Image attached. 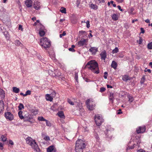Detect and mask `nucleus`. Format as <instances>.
<instances>
[{
    "label": "nucleus",
    "mask_w": 152,
    "mask_h": 152,
    "mask_svg": "<svg viewBox=\"0 0 152 152\" xmlns=\"http://www.w3.org/2000/svg\"><path fill=\"white\" fill-rule=\"evenodd\" d=\"M86 67L90 69L95 73L98 74L99 73L98 64L94 60L90 61L87 63L85 68Z\"/></svg>",
    "instance_id": "obj_1"
},
{
    "label": "nucleus",
    "mask_w": 152,
    "mask_h": 152,
    "mask_svg": "<svg viewBox=\"0 0 152 152\" xmlns=\"http://www.w3.org/2000/svg\"><path fill=\"white\" fill-rule=\"evenodd\" d=\"M86 146L84 141L81 140H78L76 142L75 150L76 152H83V149Z\"/></svg>",
    "instance_id": "obj_2"
},
{
    "label": "nucleus",
    "mask_w": 152,
    "mask_h": 152,
    "mask_svg": "<svg viewBox=\"0 0 152 152\" xmlns=\"http://www.w3.org/2000/svg\"><path fill=\"white\" fill-rule=\"evenodd\" d=\"M26 140V143L31 145L36 152H40V149L35 140L29 137H28Z\"/></svg>",
    "instance_id": "obj_3"
},
{
    "label": "nucleus",
    "mask_w": 152,
    "mask_h": 152,
    "mask_svg": "<svg viewBox=\"0 0 152 152\" xmlns=\"http://www.w3.org/2000/svg\"><path fill=\"white\" fill-rule=\"evenodd\" d=\"M40 45L42 47L46 49L51 45L50 41L46 37L43 38L40 40Z\"/></svg>",
    "instance_id": "obj_4"
},
{
    "label": "nucleus",
    "mask_w": 152,
    "mask_h": 152,
    "mask_svg": "<svg viewBox=\"0 0 152 152\" xmlns=\"http://www.w3.org/2000/svg\"><path fill=\"white\" fill-rule=\"evenodd\" d=\"M5 116L7 119L12 121L14 119V116L10 112H7L5 113Z\"/></svg>",
    "instance_id": "obj_5"
},
{
    "label": "nucleus",
    "mask_w": 152,
    "mask_h": 152,
    "mask_svg": "<svg viewBox=\"0 0 152 152\" xmlns=\"http://www.w3.org/2000/svg\"><path fill=\"white\" fill-rule=\"evenodd\" d=\"M145 126H140L137 129L136 132L138 134L143 133L145 131Z\"/></svg>",
    "instance_id": "obj_6"
},
{
    "label": "nucleus",
    "mask_w": 152,
    "mask_h": 152,
    "mask_svg": "<svg viewBox=\"0 0 152 152\" xmlns=\"http://www.w3.org/2000/svg\"><path fill=\"white\" fill-rule=\"evenodd\" d=\"M28 106L27 107L28 109L31 111V112L33 113V114L34 115H36L38 113V110L36 109H33L30 108V106L31 105H28Z\"/></svg>",
    "instance_id": "obj_7"
},
{
    "label": "nucleus",
    "mask_w": 152,
    "mask_h": 152,
    "mask_svg": "<svg viewBox=\"0 0 152 152\" xmlns=\"http://www.w3.org/2000/svg\"><path fill=\"white\" fill-rule=\"evenodd\" d=\"M88 42V40L85 39H83V40L79 41L78 42V45L79 47L83 46L85 45H86V43Z\"/></svg>",
    "instance_id": "obj_8"
},
{
    "label": "nucleus",
    "mask_w": 152,
    "mask_h": 152,
    "mask_svg": "<svg viewBox=\"0 0 152 152\" xmlns=\"http://www.w3.org/2000/svg\"><path fill=\"white\" fill-rule=\"evenodd\" d=\"M100 119V120H99L97 118H94L95 121L97 125L98 126L101 125L103 122V118H101Z\"/></svg>",
    "instance_id": "obj_9"
},
{
    "label": "nucleus",
    "mask_w": 152,
    "mask_h": 152,
    "mask_svg": "<svg viewBox=\"0 0 152 152\" xmlns=\"http://www.w3.org/2000/svg\"><path fill=\"white\" fill-rule=\"evenodd\" d=\"M33 6L36 10H38L40 9V3L38 1L34 2Z\"/></svg>",
    "instance_id": "obj_10"
},
{
    "label": "nucleus",
    "mask_w": 152,
    "mask_h": 152,
    "mask_svg": "<svg viewBox=\"0 0 152 152\" xmlns=\"http://www.w3.org/2000/svg\"><path fill=\"white\" fill-rule=\"evenodd\" d=\"M32 1L31 0H27L25 1V4L27 7H29L32 6Z\"/></svg>",
    "instance_id": "obj_11"
},
{
    "label": "nucleus",
    "mask_w": 152,
    "mask_h": 152,
    "mask_svg": "<svg viewBox=\"0 0 152 152\" xmlns=\"http://www.w3.org/2000/svg\"><path fill=\"white\" fill-rule=\"evenodd\" d=\"M100 55L101 56V59L104 60H105L107 56V54L106 51H104L102 52Z\"/></svg>",
    "instance_id": "obj_12"
},
{
    "label": "nucleus",
    "mask_w": 152,
    "mask_h": 152,
    "mask_svg": "<svg viewBox=\"0 0 152 152\" xmlns=\"http://www.w3.org/2000/svg\"><path fill=\"white\" fill-rule=\"evenodd\" d=\"M89 51L93 54H95L98 51L97 48L96 47H91L89 49Z\"/></svg>",
    "instance_id": "obj_13"
},
{
    "label": "nucleus",
    "mask_w": 152,
    "mask_h": 152,
    "mask_svg": "<svg viewBox=\"0 0 152 152\" xmlns=\"http://www.w3.org/2000/svg\"><path fill=\"white\" fill-rule=\"evenodd\" d=\"M57 115L61 118L64 119L65 118V116L63 111H59L57 113Z\"/></svg>",
    "instance_id": "obj_14"
},
{
    "label": "nucleus",
    "mask_w": 152,
    "mask_h": 152,
    "mask_svg": "<svg viewBox=\"0 0 152 152\" xmlns=\"http://www.w3.org/2000/svg\"><path fill=\"white\" fill-rule=\"evenodd\" d=\"M5 95L4 91L2 89L0 88V97L2 99L4 98Z\"/></svg>",
    "instance_id": "obj_15"
},
{
    "label": "nucleus",
    "mask_w": 152,
    "mask_h": 152,
    "mask_svg": "<svg viewBox=\"0 0 152 152\" xmlns=\"http://www.w3.org/2000/svg\"><path fill=\"white\" fill-rule=\"evenodd\" d=\"M54 147L53 145H51L47 148V152H52L53 151H55V150H54Z\"/></svg>",
    "instance_id": "obj_16"
},
{
    "label": "nucleus",
    "mask_w": 152,
    "mask_h": 152,
    "mask_svg": "<svg viewBox=\"0 0 152 152\" xmlns=\"http://www.w3.org/2000/svg\"><path fill=\"white\" fill-rule=\"evenodd\" d=\"M46 99L47 100L52 101L53 99V98L49 94H47L45 96Z\"/></svg>",
    "instance_id": "obj_17"
},
{
    "label": "nucleus",
    "mask_w": 152,
    "mask_h": 152,
    "mask_svg": "<svg viewBox=\"0 0 152 152\" xmlns=\"http://www.w3.org/2000/svg\"><path fill=\"white\" fill-rule=\"evenodd\" d=\"M111 67L113 68L114 69H116L117 66V63L114 61H113L111 64Z\"/></svg>",
    "instance_id": "obj_18"
},
{
    "label": "nucleus",
    "mask_w": 152,
    "mask_h": 152,
    "mask_svg": "<svg viewBox=\"0 0 152 152\" xmlns=\"http://www.w3.org/2000/svg\"><path fill=\"white\" fill-rule=\"evenodd\" d=\"M112 19L114 20H117L118 19V15L117 14H113L111 15Z\"/></svg>",
    "instance_id": "obj_19"
},
{
    "label": "nucleus",
    "mask_w": 152,
    "mask_h": 152,
    "mask_svg": "<svg viewBox=\"0 0 152 152\" xmlns=\"http://www.w3.org/2000/svg\"><path fill=\"white\" fill-rule=\"evenodd\" d=\"M94 105H87V108L90 110H92L94 108Z\"/></svg>",
    "instance_id": "obj_20"
},
{
    "label": "nucleus",
    "mask_w": 152,
    "mask_h": 152,
    "mask_svg": "<svg viewBox=\"0 0 152 152\" xmlns=\"http://www.w3.org/2000/svg\"><path fill=\"white\" fill-rule=\"evenodd\" d=\"M5 10L3 7H1L0 10V15H3L4 14H5Z\"/></svg>",
    "instance_id": "obj_21"
},
{
    "label": "nucleus",
    "mask_w": 152,
    "mask_h": 152,
    "mask_svg": "<svg viewBox=\"0 0 152 152\" xmlns=\"http://www.w3.org/2000/svg\"><path fill=\"white\" fill-rule=\"evenodd\" d=\"M13 91V92L16 93H18L19 91V89L18 88H17L15 87H14L12 88Z\"/></svg>",
    "instance_id": "obj_22"
},
{
    "label": "nucleus",
    "mask_w": 152,
    "mask_h": 152,
    "mask_svg": "<svg viewBox=\"0 0 152 152\" xmlns=\"http://www.w3.org/2000/svg\"><path fill=\"white\" fill-rule=\"evenodd\" d=\"M123 80L125 81H127L128 80H130L129 77L127 75H124L123 77H122Z\"/></svg>",
    "instance_id": "obj_23"
},
{
    "label": "nucleus",
    "mask_w": 152,
    "mask_h": 152,
    "mask_svg": "<svg viewBox=\"0 0 152 152\" xmlns=\"http://www.w3.org/2000/svg\"><path fill=\"white\" fill-rule=\"evenodd\" d=\"M91 8L94 9L95 10H96L98 8L97 6L95 4H91Z\"/></svg>",
    "instance_id": "obj_24"
},
{
    "label": "nucleus",
    "mask_w": 152,
    "mask_h": 152,
    "mask_svg": "<svg viewBox=\"0 0 152 152\" xmlns=\"http://www.w3.org/2000/svg\"><path fill=\"white\" fill-rule=\"evenodd\" d=\"M15 44L16 45L19 46L21 47L22 45V44L18 40H16L15 41Z\"/></svg>",
    "instance_id": "obj_25"
},
{
    "label": "nucleus",
    "mask_w": 152,
    "mask_h": 152,
    "mask_svg": "<svg viewBox=\"0 0 152 152\" xmlns=\"http://www.w3.org/2000/svg\"><path fill=\"white\" fill-rule=\"evenodd\" d=\"M93 99H87L86 102V104H90L91 103V102H93Z\"/></svg>",
    "instance_id": "obj_26"
},
{
    "label": "nucleus",
    "mask_w": 152,
    "mask_h": 152,
    "mask_svg": "<svg viewBox=\"0 0 152 152\" xmlns=\"http://www.w3.org/2000/svg\"><path fill=\"white\" fill-rule=\"evenodd\" d=\"M94 136L95 138L96 139L97 141H99V137L97 133L96 132L94 133Z\"/></svg>",
    "instance_id": "obj_27"
},
{
    "label": "nucleus",
    "mask_w": 152,
    "mask_h": 152,
    "mask_svg": "<svg viewBox=\"0 0 152 152\" xmlns=\"http://www.w3.org/2000/svg\"><path fill=\"white\" fill-rule=\"evenodd\" d=\"M114 98L113 96V93H110V96H109V99L110 101L112 103H113V99Z\"/></svg>",
    "instance_id": "obj_28"
},
{
    "label": "nucleus",
    "mask_w": 152,
    "mask_h": 152,
    "mask_svg": "<svg viewBox=\"0 0 152 152\" xmlns=\"http://www.w3.org/2000/svg\"><path fill=\"white\" fill-rule=\"evenodd\" d=\"M18 115L19 117H20V119H22L24 117L22 115V112L21 111H20L19 112H18Z\"/></svg>",
    "instance_id": "obj_29"
},
{
    "label": "nucleus",
    "mask_w": 152,
    "mask_h": 152,
    "mask_svg": "<svg viewBox=\"0 0 152 152\" xmlns=\"http://www.w3.org/2000/svg\"><path fill=\"white\" fill-rule=\"evenodd\" d=\"M39 34L40 36H43L45 35V32L44 31L40 29L39 31Z\"/></svg>",
    "instance_id": "obj_30"
},
{
    "label": "nucleus",
    "mask_w": 152,
    "mask_h": 152,
    "mask_svg": "<svg viewBox=\"0 0 152 152\" xmlns=\"http://www.w3.org/2000/svg\"><path fill=\"white\" fill-rule=\"evenodd\" d=\"M60 11L62 13H66V9L64 7H61V8L60 10Z\"/></svg>",
    "instance_id": "obj_31"
},
{
    "label": "nucleus",
    "mask_w": 152,
    "mask_h": 152,
    "mask_svg": "<svg viewBox=\"0 0 152 152\" xmlns=\"http://www.w3.org/2000/svg\"><path fill=\"white\" fill-rule=\"evenodd\" d=\"M109 131H110V130L108 129H107V132L105 133V137L110 139L111 138V137L109 136V135L108 134H109Z\"/></svg>",
    "instance_id": "obj_32"
},
{
    "label": "nucleus",
    "mask_w": 152,
    "mask_h": 152,
    "mask_svg": "<svg viewBox=\"0 0 152 152\" xmlns=\"http://www.w3.org/2000/svg\"><path fill=\"white\" fill-rule=\"evenodd\" d=\"M147 47L149 49H152V42H150L148 44Z\"/></svg>",
    "instance_id": "obj_33"
},
{
    "label": "nucleus",
    "mask_w": 152,
    "mask_h": 152,
    "mask_svg": "<svg viewBox=\"0 0 152 152\" xmlns=\"http://www.w3.org/2000/svg\"><path fill=\"white\" fill-rule=\"evenodd\" d=\"M136 145L135 144H133V145L131 146H129L127 148V149H133L135 146H136Z\"/></svg>",
    "instance_id": "obj_34"
},
{
    "label": "nucleus",
    "mask_w": 152,
    "mask_h": 152,
    "mask_svg": "<svg viewBox=\"0 0 152 152\" xmlns=\"http://www.w3.org/2000/svg\"><path fill=\"white\" fill-rule=\"evenodd\" d=\"M46 122V124L47 126L50 127L51 126V123L48 120H46L45 121Z\"/></svg>",
    "instance_id": "obj_35"
},
{
    "label": "nucleus",
    "mask_w": 152,
    "mask_h": 152,
    "mask_svg": "<svg viewBox=\"0 0 152 152\" xmlns=\"http://www.w3.org/2000/svg\"><path fill=\"white\" fill-rule=\"evenodd\" d=\"M145 76H143L141 78V80H140V83L141 84H143L145 82Z\"/></svg>",
    "instance_id": "obj_36"
},
{
    "label": "nucleus",
    "mask_w": 152,
    "mask_h": 152,
    "mask_svg": "<svg viewBox=\"0 0 152 152\" xmlns=\"http://www.w3.org/2000/svg\"><path fill=\"white\" fill-rule=\"evenodd\" d=\"M128 98L129 99V101L130 102H132L133 100L134 99L133 98V97L131 96H128Z\"/></svg>",
    "instance_id": "obj_37"
},
{
    "label": "nucleus",
    "mask_w": 152,
    "mask_h": 152,
    "mask_svg": "<svg viewBox=\"0 0 152 152\" xmlns=\"http://www.w3.org/2000/svg\"><path fill=\"white\" fill-rule=\"evenodd\" d=\"M80 3V0H77L76 2V4L77 7H79V5Z\"/></svg>",
    "instance_id": "obj_38"
},
{
    "label": "nucleus",
    "mask_w": 152,
    "mask_h": 152,
    "mask_svg": "<svg viewBox=\"0 0 152 152\" xmlns=\"http://www.w3.org/2000/svg\"><path fill=\"white\" fill-rule=\"evenodd\" d=\"M38 119L39 121H45L46 120L42 116L39 117Z\"/></svg>",
    "instance_id": "obj_39"
},
{
    "label": "nucleus",
    "mask_w": 152,
    "mask_h": 152,
    "mask_svg": "<svg viewBox=\"0 0 152 152\" xmlns=\"http://www.w3.org/2000/svg\"><path fill=\"white\" fill-rule=\"evenodd\" d=\"M118 51V48L116 47L115 49L113 50L112 51V53H117Z\"/></svg>",
    "instance_id": "obj_40"
},
{
    "label": "nucleus",
    "mask_w": 152,
    "mask_h": 152,
    "mask_svg": "<svg viewBox=\"0 0 152 152\" xmlns=\"http://www.w3.org/2000/svg\"><path fill=\"white\" fill-rule=\"evenodd\" d=\"M4 34L6 39H8L9 38V34L7 32H4Z\"/></svg>",
    "instance_id": "obj_41"
},
{
    "label": "nucleus",
    "mask_w": 152,
    "mask_h": 152,
    "mask_svg": "<svg viewBox=\"0 0 152 152\" xmlns=\"http://www.w3.org/2000/svg\"><path fill=\"white\" fill-rule=\"evenodd\" d=\"M31 94V91L30 90H28L26 91V94H24V96H26L27 95H30Z\"/></svg>",
    "instance_id": "obj_42"
},
{
    "label": "nucleus",
    "mask_w": 152,
    "mask_h": 152,
    "mask_svg": "<svg viewBox=\"0 0 152 152\" xmlns=\"http://www.w3.org/2000/svg\"><path fill=\"white\" fill-rule=\"evenodd\" d=\"M1 140L2 141L4 142L6 141L7 138L5 137L4 136L2 135L1 137Z\"/></svg>",
    "instance_id": "obj_43"
},
{
    "label": "nucleus",
    "mask_w": 152,
    "mask_h": 152,
    "mask_svg": "<svg viewBox=\"0 0 152 152\" xmlns=\"http://www.w3.org/2000/svg\"><path fill=\"white\" fill-rule=\"evenodd\" d=\"M97 118L99 120L101 119V118H102V117L99 116V115H96L95 116V118Z\"/></svg>",
    "instance_id": "obj_44"
},
{
    "label": "nucleus",
    "mask_w": 152,
    "mask_h": 152,
    "mask_svg": "<svg viewBox=\"0 0 152 152\" xmlns=\"http://www.w3.org/2000/svg\"><path fill=\"white\" fill-rule=\"evenodd\" d=\"M56 92L54 91H53L50 95L51 96L52 98H53V97H54L56 96Z\"/></svg>",
    "instance_id": "obj_45"
},
{
    "label": "nucleus",
    "mask_w": 152,
    "mask_h": 152,
    "mask_svg": "<svg viewBox=\"0 0 152 152\" xmlns=\"http://www.w3.org/2000/svg\"><path fill=\"white\" fill-rule=\"evenodd\" d=\"M67 101H68V103L70 104H74V102H72L71 101V100L69 99H67Z\"/></svg>",
    "instance_id": "obj_46"
},
{
    "label": "nucleus",
    "mask_w": 152,
    "mask_h": 152,
    "mask_svg": "<svg viewBox=\"0 0 152 152\" xmlns=\"http://www.w3.org/2000/svg\"><path fill=\"white\" fill-rule=\"evenodd\" d=\"M122 113V112L121 111V109H119L118 110H117V112L116 113L118 115Z\"/></svg>",
    "instance_id": "obj_47"
},
{
    "label": "nucleus",
    "mask_w": 152,
    "mask_h": 152,
    "mask_svg": "<svg viewBox=\"0 0 152 152\" xmlns=\"http://www.w3.org/2000/svg\"><path fill=\"white\" fill-rule=\"evenodd\" d=\"M142 39L141 37H140L139 41H137V42L139 44H140L142 43Z\"/></svg>",
    "instance_id": "obj_48"
},
{
    "label": "nucleus",
    "mask_w": 152,
    "mask_h": 152,
    "mask_svg": "<svg viewBox=\"0 0 152 152\" xmlns=\"http://www.w3.org/2000/svg\"><path fill=\"white\" fill-rule=\"evenodd\" d=\"M44 139L47 141H49L50 140V138L49 136H46L44 138Z\"/></svg>",
    "instance_id": "obj_49"
},
{
    "label": "nucleus",
    "mask_w": 152,
    "mask_h": 152,
    "mask_svg": "<svg viewBox=\"0 0 152 152\" xmlns=\"http://www.w3.org/2000/svg\"><path fill=\"white\" fill-rule=\"evenodd\" d=\"M106 90V88L104 87H102L100 88V91L101 92L104 91Z\"/></svg>",
    "instance_id": "obj_50"
},
{
    "label": "nucleus",
    "mask_w": 152,
    "mask_h": 152,
    "mask_svg": "<svg viewBox=\"0 0 152 152\" xmlns=\"http://www.w3.org/2000/svg\"><path fill=\"white\" fill-rule=\"evenodd\" d=\"M86 27L87 28H89L90 26V22L89 20H87L86 22Z\"/></svg>",
    "instance_id": "obj_51"
},
{
    "label": "nucleus",
    "mask_w": 152,
    "mask_h": 152,
    "mask_svg": "<svg viewBox=\"0 0 152 152\" xmlns=\"http://www.w3.org/2000/svg\"><path fill=\"white\" fill-rule=\"evenodd\" d=\"M19 110H20L24 108L23 105H19L18 106Z\"/></svg>",
    "instance_id": "obj_52"
},
{
    "label": "nucleus",
    "mask_w": 152,
    "mask_h": 152,
    "mask_svg": "<svg viewBox=\"0 0 152 152\" xmlns=\"http://www.w3.org/2000/svg\"><path fill=\"white\" fill-rule=\"evenodd\" d=\"M66 35V33L65 31H64L62 34H60V37L61 38L63 36H64Z\"/></svg>",
    "instance_id": "obj_53"
},
{
    "label": "nucleus",
    "mask_w": 152,
    "mask_h": 152,
    "mask_svg": "<svg viewBox=\"0 0 152 152\" xmlns=\"http://www.w3.org/2000/svg\"><path fill=\"white\" fill-rule=\"evenodd\" d=\"M62 106H63V105H60V106H59L58 107V109L59 110H64V107H63Z\"/></svg>",
    "instance_id": "obj_54"
},
{
    "label": "nucleus",
    "mask_w": 152,
    "mask_h": 152,
    "mask_svg": "<svg viewBox=\"0 0 152 152\" xmlns=\"http://www.w3.org/2000/svg\"><path fill=\"white\" fill-rule=\"evenodd\" d=\"M18 29L19 30H21L22 31H23V28L22 26L21 25H20L19 26Z\"/></svg>",
    "instance_id": "obj_55"
},
{
    "label": "nucleus",
    "mask_w": 152,
    "mask_h": 152,
    "mask_svg": "<svg viewBox=\"0 0 152 152\" xmlns=\"http://www.w3.org/2000/svg\"><path fill=\"white\" fill-rule=\"evenodd\" d=\"M117 7L118 9L119 10H120L122 12H123V11H124V10H123V9H121V7L120 6H119V5L118 6H117Z\"/></svg>",
    "instance_id": "obj_56"
},
{
    "label": "nucleus",
    "mask_w": 152,
    "mask_h": 152,
    "mask_svg": "<svg viewBox=\"0 0 152 152\" xmlns=\"http://www.w3.org/2000/svg\"><path fill=\"white\" fill-rule=\"evenodd\" d=\"M9 143L10 144L12 145H14V142L12 141V140H10L9 141Z\"/></svg>",
    "instance_id": "obj_57"
},
{
    "label": "nucleus",
    "mask_w": 152,
    "mask_h": 152,
    "mask_svg": "<svg viewBox=\"0 0 152 152\" xmlns=\"http://www.w3.org/2000/svg\"><path fill=\"white\" fill-rule=\"evenodd\" d=\"M1 106L0 105V114L1 113V112L2 111V110L3 109V106H2V105H1Z\"/></svg>",
    "instance_id": "obj_58"
},
{
    "label": "nucleus",
    "mask_w": 152,
    "mask_h": 152,
    "mask_svg": "<svg viewBox=\"0 0 152 152\" xmlns=\"http://www.w3.org/2000/svg\"><path fill=\"white\" fill-rule=\"evenodd\" d=\"M140 30L141 31V33H142V34H144L145 33V30H144V28H140Z\"/></svg>",
    "instance_id": "obj_59"
},
{
    "label": "nucleus",
    "mask_w": 152,
    "mask_h": 152,
    "mask_svg": "<svg viewBox=\"0 0 152 152\" xmlns=\"http://www.w3.org/2000/svg\"><path fill=\"white\" fill-rule=\"evenodd\" d=\"M113 1H110V3L113 5V6L114 7H115L116 6V5L115 4H113Z\"/></svg>",
    "instance_id": "obj_60"
},
{
    "label": "nucleus",
    "mask_w": 152,
    "mask_h": 152,
    "mask_svg": "<svg viewBox=\"0 0 152 152\" xmlns=\"http://www.w3.org/2000/svg\"><path fill=\"white\" fill-rule=\"evenodd\" d=\"M79 33L82 34H86V32L85 31H79Z\"/></svg>",
    "instance_id": "obj_61"
},
{
    "label": "nucleus",
    "mask_w": 152,
    "mask_h": 152,
    "mask_svg": "<svg viewBox=\"0 0 152 152\" xmlns=\"http://www.w3.org/2000/svg\"><path fill=\"white\" fill-rule=\"evenodd\" d=\"M69 51H72V52H74L75 51V50L74 49L71 48H69Z\"/></svg>",
    "instance_id": "obj_62"
},
{
    "label": "nucleus",
    "mask_w": 152,
    "mask_h": 152,
    "mask_svg": "<svg viewBox=\"0 0 152 152\" xmlns=\"http://www.w3.org/2000/svg\"><path fill=\"white\" fill-rule=\"evenodd\" d=\"M75 78L76 80H77L78 79V74L77 73H75Z\"/></svg>",
    "instance_id": "obj_63"
},
{
    "label": "nucleus",
    "mask_w": 152,
    "mask_h": 152,
    "mask_svg": "<svg viewBox=\"0 0 152 152\" xmlns=\"http://www.w3.org/2000/svg\"><path fill=\"white\" fill-rule=\"evenodd\" d=\"M3 147V144L1 143L0 142V149H2Z\"/></svg>",
    "instance_id": "obj_64"
}]
</instances>
